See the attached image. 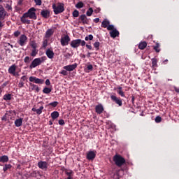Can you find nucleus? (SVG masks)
I'll use <instances>...</instances> for the list:
<instances>
[{
  "label": "nucleus",
  "mask_w": 179,
  "mask_h": 179,
  "mask_svg": "<svg viewBox=\"0 0 179 179\" xmlns=\"http://www.w3.org/2000/svg\"><path fill=\"white\" fill-rule=\"evenodd\" d=\"M87 16H91L92 15H93V8H90L88 9V10L86 13Z\"/></svg>",
  "instance_id": "nucleus-39"
},
{
  "label": "nucleus",
  "mask_w": 179,
  "mask_h": 179,
  "mask_svg": "<svg viewBox=\"0 0 179 179\" xmlns=\"http://www.w3.org/2000/svg\"><path fill=\"white\" fill-rule=\"evenodd\" d=\"M52 34H54V31H52L51 29H49L46 31L45 37V38H50Z\"/></svg>",
  "instance_id": "nucleus-21"
},
{
  "label": "nucleus",
  "mask_w": 179,
  "mask_h": 179,
  "mask_svg": "<svg viewBox=\"0 0 179 179\" xmlns=\"http://www.w3.org/2000/svg\"><path fill=\"white\" fill-rule=\"evenodd\" d=\"M59 103L58 101H54L49 103V106H51L52 107H57L58 106Z\"/></svg>",
  "instance_id": "nucleus-44"
},
{
  "label": "nucleus",
  "mask_w": 179,
  "mask_h": 179,
  "mask_svg": "<svg viewBox=\"0 0 179 179\" xmlns=\"http://www.w3.org/2000/svg\"><path fill=\"white\" fill-rule=\"evenodd\" d=\"M87 69H88V71H93V65L89 64V65L87 66Z\"/></svg>",
  "instance_id": "nucleus-54"
},
{
  "label": "nucleus",
  "mask_w": 179,
  "mask_h": 179,
  "mask_svg": "<svg viewBox=\"0 0 179 179\" xmlns=\"http://www.w3.org/2000/svg\"><path fill=\"white\" fill-rule=\"evenodd\" d=\"M117 93L119 94V96H121V97H124L125 94L124 93V91H117Z\"/></svg>",
  "instance_id": "nucleus-48"
},
{
  "label": "nucleus",
  "mask_w": 179,
  "mask_h": 179,
  "mask_svg": "<svg viewBox=\"0 0 179 179\" xmlns=\"http://www.w3.org/2000/svg\"><path fill=\"white\" fill-rule=\"evenodd\" d=\"M110 99L112 101H114L116 104L119 106V107H121L122 106V100L121 99L117 97L115 95H111Z\"/></svg>",
  "instance_id": "nucleus-11"
},
{
  "label": "nucleus",
  "mask_w": 179,
  "mask_h": 179,
  "mask_svg": "<svg viewBox=\"0 0 179 179\" xmlns=\"http://www.w3.org/2000/svg\"><path fill=\"white\" fill-rule=\"evenodd\" d=\"M4 26L3 22L0 21V30L2 29V27Z\"/></svg>",
  "instance_id": "nucleus-61"
},
{
  "label": "nucleus",
  "mask_w": 179,
  "mask_h": 179,
  "mask_svg": "<svg viewBox=\"0 0 179 179\" xmlns=\"http://www.w3.org/2000/svg\"><path fill=\"white\" fill-rule=\"evenodd\" d=\"M8 162H9V157L8 155H3L0 157L1 163H8Z\"/></svg>",
  "instance_id": "nucleus-22"
},
{
  "label": "nucleus",
  "mask_w": 179,
  "mask_h": 179,
  "mask_svg": "<svg viewBox=\"0 0 179 179\" xmlns=\"http://www.w3.org/2000/svg\"><path fill=\"white\" fill-rule=\"evenodd\" d=\"M30 61L31 59L29 56L25 57L24 59V62H25V64H29Z\"/></svg>",
  "instance_id": "nucleus-45"
},
{
  "label": "nucleus",
  "mask_w": 179,
  "mask_h": 179,
  "mask_svg": "<svg viewBox=\"0 0 179 179\" xmlns=\"http://www.w3.org/2000/svg\"><path fill=\"white\" fill-rule=\"evenodd\" d=\"M76 68H78V64L76 63L63 66V69H65L67 72H72V71H75Z\"/></svg>",
  "instance_id": "nucleus-8"
},
{
  "label": "nucleus",
  "mask_w": 179,
  "mask_h": 179,
  "mask_svg": "<svg viewBox=\"0 0 179 179\" xmlns=\"http://www.w3.org/2000/svg\"><path fill=\"white\" fill-rule=\"evenodd\" d=\"M94 47L96 48V51H98V50L100 47V42H95L94 43Z\"/></svg>",
  "instance_id": "nucleus-43"
},
{
  "label": "nucleus",
  "mask_w": 179,
  "mask_h": 179,
  "mask_svg": "<svg viewBox=\"0 0 179 179\" xmlns=\"http://www.w3.org/2000/svg\"><path fill=\"white\" fill-rule=\"evenodd\" d=\"M175 89V91L176 92V93H179V88H177V87H174Z\"/></svg>",
  "instance_id": "nucleus-64"
},
{
  "label": "nucleus",
  "mask_w": 179,
  "mask_h": 179,
  "mask_svg": "<svg viewBox=\"0 0 179 179\" xmlns=\"http://www.w3.org/2000/svg\"><path fill=\"white\" fill-rule=\"evenodd\" d=\"M64 6V5L63 3H57V5H55V3L52 4V8L55 15H59V13H62V12L65 10V8Z\"/></svg>",
  "instance_id": "nucleus-2"
},
{
  "label": "nucleus",
  "mask_w": 179,
  "mask_h": 179,
  "mask_svg": "<svg viewBox=\"0 0 179 179\" xmlns=\"http://www.w3.org/2000/svg\"><path fill=\"white\" fill-rule=\"evenodd\" d=\"M45 55L49 59H52L54 58V55H55V53H54V51L51 49H47L45 51Z\"/></svg>",
  "instance_id": "nucleus-14"
},
{
  "label": "nucleus",
  "mask_w": 179,
  "mask_h": 179,
  "mask_svg": "<svg viewBox=\"0 0 179 179\" xmlns=\"http://www.w3.org/2000/svg\"><path fill=\"white\" fill-rule=\"evenodd\" d=\"M152 68H157V59L156 58L152 59Z\"/></svg>",
  "instance_id": "nucleus-31"
},
{
  "label": "nucleus",
  "mask_w": 179,
  "mask_h": 179,
  "mask_svg": "<svg viewBox=\"0 0 179 179\" xmlns=\"http://www.w3.org/2000/svg\"><path fill=\"white\" fill-rule=\"evenodd\" d=\"M69 41H71V37H69L68 35H64V36L61 37L60 43L62 47L68 45L69 44Z\"/></svg>",
  "instance_id": "nucleus-7"
},
{
  "label": "nucleus",
  "mask_w": 179,
  "mask_h": 179,
  "mask_svg": "<svg viewBox=\"0 0 179 179\" xmlns=\"http://www.w3.org/2000/svg\"><path fill=\"white\" fill-rule=\"evenodd\" d=\"M110 24V21L108 20H104L101 22V27H104V29L107 28Z\"/></svg>",
  "instance_id": "nucleus-26"
},
{
  "label": "nucleus",
  "mask_w": 179,
  "mask_h": 179,
  "mask_svg": "<svg viewBox=\"0 0 179 179\" xmlns=\"http://www.w3.org/2000/svg\"><path fill=\"white\" fill-rule=\"evenodd\" d=\"M155 122H157V124H159V122H162V117L157 116L155 117Z\"/></svg>",
  "instance_id": "nucleus-46"
},
{
  "label": "nucleus",
  "mask_w": 179,
  "mask_h": 179,
  "mask_svg": "<svg viewBox=\"0 0 179 179\" xmlns=\"http://www.w3.org/2000/svg\"><path fill=\"white\" fill-rule=\"evenodd\" d=\"M24 86V83L23 81L20 80L18 83V87H23Z\"/></svg>",
  "instance_id": "nucleus-52"
},
{
  "label": "nucleus",
  "mask_w": 179,
  "mask_h": 179,
  "mask_svg": "<svg viewBox=\"0 0 179 179\" xmlns=\"http://www.w3.org/2000/svg\"><path fill=\"white\" fill-rule=\"evenodd\" d=\"M52 90L51 88L45 87L43 90V93H44L45 94H49V93L52 92Z\"/></svg>",
  "instance_id": "nucleus-32"
},
{
  "label": "nucleus",
  "mask_w": 179,
  "mask_h": 179,
  "mask_svg": "<svg viewBox=\"0 0 179 179\" xmlns=\"http://www.w3.org/2000/svg\"><path fill=\"white\" fill-rule=\"evenodd\" d=\"M120 34V32L117 29H113L110 32V36L112 37V38H115L118 35Z\"/></svg>",
  "instance_id": "nucleus-20"
},
{
  "label": "nucleus",
  "mask_w": 179,
  "mask_h": 179,
  "mask_svg": "<svg viewBox=\"0 0 179 179\" xmlns=\"http://www.w3.org/2000/svg\"><path fill=\"white\" fill-rule=\"evenodd\" d=\"M107 30H114V25L113 24H109L108 27H107Z\"/></svg>",
  "instance_id": "nucleus-51"
},
{
  "label": "nucleus",
  "mask_w": 179,
  "mask_h": 179,
  "mask_svg": "<svg viewBox=\"0 0 179 179\" xmlns=\"http://www.w3.org/2000/svg\"><path fill=\"white\" fill-rule=\"evenodd\" d=\"M30 46L31 47L32 49H36L37 48V43L34 41H31L29 43Z\"/></svg>",
  "instance_id": "nucleus-34"
},
{
  "label": "nucleus",
  "mask_w": 179,
  "mask_h": 179,
  "mask_svg": "<svg viewBox=\"0 0 179 179\" xmlns=\"http://www.w3.org/2000/svg\"><path fill=\"white\" fill-rule=\"evenodd\" d=\"M20 31H19V30H17V31H15L14 33H13V36H14V37H17L20 34Z\"/></svg>",
  "instance_id": "nucleus-49"
},
{
  "label": "nucleus",
  "mask_w": 179,
  "mask_h": 179,
  "mask_svg": "<svg viewBox=\"0 0 179 179\" xmlns=\"http://www.w3.org/2000/svg\"><path fill=\"white\" fill-rule=\"evenodd\" d=\"M29 82H34V83H36L38 85H43L44 83V80L37 78L36 77L34 76H31L29 78Z\"/></svg>",
  "instance_id": "nucleus-10"
},
{
  "label": "nucleus",
  "mask_w": 179,
  "mask_h": 179,
  "mask_svg": "<svg viewBox=\"0 0 179 179\" xmlns=\"http://www.w3.org/2000/svg\"><path fill=\"white\" fill-rule=\"evenodd\" d=\"M70 45L72 48H78L80 45L85 47L86 45V42L82 39H74L71 41Z\"/></svg>",
  "instance_id": "nucleus-3"
},
{
  "label": "nucleus",
  "mask_w": 179,
  "mask_h": 179,
  "mask_svg": "<svg viewBox=\"0 0 179 179\" xmlns=\"http://www.w3.org/2000/svg\"><path fill=\"white\" fill-rule=\"evenodd\" d=\"M28 17H29L24 13L20 17L22 23H23L24 24H30V23H31V21L29 20Z\"/></svg>",
  "instance_id": "nucleus-13"
},
{
  "label": "nucleus",
  "mask_w": 179,
  "mask_h": 179,
  "mask_svg": "<svg viewBox=\"0 0 179 179\" xmlns=\"http://www.w3.org/2000/svg\"><path fill=\"white\" fill-rule=\"evenodd\" d=\"M65 174L68 176L66 179H72L73 176V171L72 170H66L65 171Z\"/></svg>",
  "instance_id": "nucleus-23"
},
{
  "label": "nucleus",
  "mask_w": 179,
  "mask_h": 179,
  "mask_svg": "<svg viewBox=\"0 0 179 179\" xmlns=\"http://www.w3.org/2000/svg\"><path fill=\"white\" fill-rule=\"evenodd\" d=\"M160 47V45L159 43H157L155 46H154V50L156 51V52H160V50L159 48Z\"/></svg>",
  "instance_id": "nucleus-41"
},
{
  "label": "nucleus",
  "mask_w": 179,
  "mask_h": 179,
  "mask_svg": "<svg viewBox=\"0 0 179 179\" xmlns=\"http://www.w3.org/2000/svg\"><path fill=\"white\" fill-rule=\"evenodd\" d=\"M29 87H30V89H31V90H36L38 93V92H40V88L38 87V86L31 83H29Z\"/></svg>",
  "instance_id": "nucleus-24"
},
{
  "label": "nucleus",
  "mask_w": 179,
  "mask_h": 179,
  "mask_svg": "<svg viewBox=\"0 0 179 179\" xmlns=\"http://www.w3.org/2000/svg\"><path fill=\"white\" fill-rule=\"evenodd\" d=\"M113 162L115 163L116 166L121 167L125 163V159L120 155H115L113 157Z\"/></svg>",
  "instance_id": "nucleus-4"
},
{
  "label": "nucleus",
  "mask_w": 179,
  "mask_h": 179,
  "mask_svg": "<svg viewBox=\"0 0 179 179\" xmlns=\"http://www.w3.org/2000/svg\"><path fill=\"white\" fill-rule=\"evenodd\" d=\"M0 12H5V8L2 5L0 4Z\"/></svg>",
  "instance_id": "nucleus-56"
},
{
  "label": "nucleus",
  "mask_w": 179,
  "mask_h": 179,
  "mask_svg": "<svg viewBox=\"0 0 179 179\" xmlns=\"http://www.w3.org/2000/svg\"><path fill=\"white\" fill-rule=\"evenodd\" d=\"M37 54H38V50H37V48H36V49H32L30 55L31 57H36Z\"/></svg>",
  "instance_id": "nucleus-33"
},
{
  "label": "nucleus",
  "mask_w": 179,
  "mask_h": 179,
  "mask_svg": "<svg viewBox=\"0 0 179 179\" xmlns=\"http://www.w3.org/2000/svg\"><path fill=\"white\" fill-rule=\"evenodd\" d=\"M73 17H78L79 16V11L78 10H75L73 12Z\"/></svg>",
  "instance_id": "nucleus-42"
},
{
  "label": "nucleus",
  "mask_w": 179,
  "mask_h": 179,
  "mask_svg": "<svg viewBox=\"0 0 179 179\" xmlns=\"http://www.w3.org/2000/svg\"><path fill=\"white\" fill-rule=\"evenodd\" d=\"M8 73L13 76H19V73L16 72V65L13 64L8 68Z\"/></svg>",
  "instance_id": "nucleus-9"
},
{
  "label": "nucleus",
  "mask_w": 179,
  "mask_h": 179,
  "mask_svg": "<svg viewBox=\"0 0 179 179\" xmlns=\"http://www.w3.org/2000/svg\"><path fill=\"white\" fill-rule=\"evenodd\" d=\"M80 20H81L83 24H89V20H90V19L87 18L85 14L80 16Z\"/></svg>",
  "instance_id": "nucleus-15"
},
{
  "label": "nucleus",
  "mask_w": 179,
  "mask_h": 179,
  "mask_svg": "<svg viewBox=\"0 0 179 179\" xmlns=\"http://www.w3.org/2000/svg\"><path fill=\"white\" fill-rule=\"evenodd\" d=\"M85 41H89V40H90V41L93 40V35L90 34V35L87 36L85 38Z\"/></svg>",
  "instance_id": "nucleus-40"
},
{
  "label": "nucleus",
  "mask_w": 179,
  "mask_h": 179,
  "mask_svg": "<svg viewBox=\"0 0 179 179\" xmlns=\"http://www.w3.org/2000/svg\"><path fill=\"white\" fill-rule=\"evenodd\" d=\"M32 111H34V113H36V114H38V115H40V114H41L43 113V110H44V106H40L39 108L36 109V108H32Z\"/></svg>",
  "instance_id": "nucleus-19"
},
{
  "label": "nucleus",
  "mask_w": 179,
  "mask_h": 179,
  "mask_svg": "<svg viewBox=\"0 0 179 179\" xmlns=\"http://www.w3.org/2000/svg\"><path fill=\"white\" fill-rule=\"evenodd\" d=\"M59 125H65V120H59Z\"/></svg>",
  "instance_id": "nucleus-53"
},
{
  "label": "nucleus",
  "mask_w": 179,
  "mask_h": 179,
  "mask_svg": "<svg viewBox=\"0 0 179 179\" xmlns=\"http://www.w3.org/2000/svg\"><path fill=\"white\" fill-rule=\"evenodd\" d=\"M6 8H7V10H12V5L10 4L7 3Z\"/></svg>",
  "instance_id": "nucleus-50"
},
{
  "label": "nucleus",
  "mask_w": 179,
  "mask_h": 179,
  "mask_svg": "<svg viewBox=\"0 0 179 179\" xmlns=\"http://www.w3.org/2000/svg\"><path fill=\"white\" fill-rule=\"evenodd\" d=\"M147 45H148V43L145 41L141 42L138 45V48H140V50H145Z\"/></svg>",
  "instance_id": "nucleus-27"
},
{
  "label": "nucleus",
  "mask_w": 179,
  "mask_h": 179,
  "mask_svg": "<svg viewBox=\"0 0 179 179\" xmlns=\"http://www.w3.org/2000/svg\"><path fill=\"white\" fill-rule=\"evenodd\" d=\"M17 43L20 45V47H24V45L27 44V36L24 34H22Z\"/></svg>",
  "instance_id": "nucleus-6"
},
{
  "label": "nucleus",
  "mask_w": 179,
  "mask_h": 179,
  "mask_svg": "<svg viewBox=\"0 0 179 179\" xmlns=\"http://www.w3.org/2000/svg\"><path fill=\"white\" fill-rule=\"evenodd\" d=\"M117 92L122 91V87L119 86V87H117Z\"/></svg>",
  "instance_id": "nucleus-58"
},
{
  "label": "nucleus",
  "mask_w": 179,
  "mask_h": 179,
  "mask_svg": "<svg viewBox=\"0 0 179 179\" xmlns=\"http://www.w3.org/2000/svg\"><path fill=\"white\" fill-rule=\"evenodd\" d=\"M10 169H12V165L10 164H5L4 166L3 167V171L6 172L8 170H10Z\"/></svg>",
  "instance_id": "nucleus-30"
},
{
  "label": "nucleus",
  "mask_w": 179,
  "mask_h": 179,
  "mask_svg": "<svg viewBox=\"0 0 179 179\" xmlns=\"http://www.w3.org/2000/svg\"><path fill=\"white\" fill-rule=\"evenodd\" d=\"M51 117L52 120H57L59 117V113L58 111H54L51 113Z\"/></svg>",
  "instance_id": "nucleus-28"
},
{
  "label": "nucleus",
  "mask_w": 179,
  "mask_h": 179,
  "mask_svg": "<svg viewBox=\"0 0 179 179\" xmlns=\"http://www.w3.org/2000/svg\"><path fill=\"white\" fill-rule=\"evenodd\" d=\"M22 124H23L22 118L15 120V127H22Z\"/></svg>",
  "instance_id": "nucleus-25"
},
{
  "label": "nucleus",
  "mask_w": 179,
  "mask_h": 179,
  "mask_svg": "<svg viewBox=\"0 0 179 179\" xmlns=\"http://www.w3.org/2000/svg\"><path fill=\"white\" fill-rule=\"evenodd\" d=\"M47 61V57L43 56L41 57L35 58L29 65V69H33L34 68H37L39 65H41L43 62Z\"/></svg>",
  "instance_id": "nucleus-1"
},
{
  "label": "nucleus",
  "mask_w": 179,
  "mask_h": 179,
  "mask_svg": "<svg viewBox=\"0 0 179 179\" xmlns=\"http://www.w3.org/2000/svg\"><path fill=\"white\" fill-rule=\"evenodd\" d=\"M47 45H48V40L44 39L42 44L43 48H47Z\"/></svg>",
  "instance_id": "nucleus-38"
},
{
  "label": "nucleus",
  "mask_w": 179,
  "mask_h": 179,
  "mask_svg": "<svg viewBox=\"0 0 179 179\" xmlns=\"http://www.w3.org/2000/svg\"><path fill=\"white\" fill-rule=\"evenodd\" d=\"M96 151H90L87 154V160H94V159L96 157Z\"/></svg>",
  "instance_id": "nucleus-16"
},
{
  "label": "nucleus",
  "mask_w": 179,
  "mask_h": 179,
  "mask_svg": "<svg viewBox=\"0 0 179 179\" xmlns=\"http://www.w3.org/2000/svg\"><path fill=\"white\" fill-rule=\"evenodd\" d=\"M22 3H23V0H19L17 2V5H20V6L22 5Z\"/></svg>",
  "instance_id": "nucleus-60"
},
{
  "label": "nucleus",
  "mask_w": 179,
  "mask_h": 179,
  "mask_svg": "<svg viewBox=\"0 0 179 179\" xmlns=\"http://www.w3.org/2000/svg\"><path fill=\"white\" fill-rule=\"evenodd\" d=\"M12 99V94H8L3 96V100L8 101Z\"/></svg>",
  "instance_id": "nucleus-35"
},
{
  "label": "nucleus",
  "mask_w": 179,
  "mask_h": 179,
  "mask_svg": "<svg viewBox=\"0 0 179 179\" xmlns=\"http://www.w3.org/2000/svg\"><path fill=\"white\" fill-rule=\"evenodd\" d=\"M29 18L34 20L37 19V15H36V8L32 7L28 10L27 13H24Z\"/></svg>",
  "instance_id": "nucleus-5"
},
{
  "label": "nucleus",
  "mask_w": 179,
  "mask_h": 179,
  "mask_svg": "<svg viewBox=\"0 0 179 179\" xmlns=\"http://www.w3.org/2000/svg\"><path fill=\"white\" fill-rule=\"evenodd\" d=\"M6 15H8V12L0 11V20H4L5 17H6Z\"/></svg>",
  "instance_id": "nucleus-29"
},
{
  "label": "nucleus",
  "mask_w": 179,
  "mask_h": 179,
  "mask_svg": "<svg viewBox=\"0 0 179 179\" xmlns=\"http://www.w3.org/2000/svg\"><path fill=\"white\" fill-rule=\"evenodd\" d=\"M86 48L88 49V50H92V47L91 45H86Z\"/></svg>",
  "instance_id": "nucleus-59"
},
{
  "label": "nucleus",
  "mask_w": 179,
  "mask_h": 179,
  "mask_svg": "<svg viewBox=\"0 0 179 179\" xmlns=\"http://www.w3.org/2000/svg\"><path fill=\"white\" fill-rule=\"evenodd\" d=\"M59 74L62 75L63 76H68L69 73H68V71L63 69L61 71H59Z\"/></svg>",
  "instance_id": "nucleus-37"
},
{
  "label": "nucleus",
  "mask_w": 179,
  "mask_h": 179,
  "mask_svg": "<svg viewBox=\"0 0 179 179\" xmlns=\"http://www.w3.org/2000/svg\"><path fill=\"white\" fill-rule=\"evenodd\" d=\"M2 121H6V115H3L1 118Z\"/></svg>",
  "instance_id": "nucleus-62"
},
{
  "label": "nucleus",
  "mask_w": 179,
  "mask_h": 179,
  "mask_svg": "<svg viewBox=\"0 0 179 179\" xmlns=\"http://www.w3.org/2000/svg\"><path fill=\"white\" fill-rule=\"evenodd\" d=\"M38 167L41 170H47L48 169V163L45 161H40L38 162Z\"/></svg>",
  "instance_id": "nucleus-12"
},
{
  "label": "nucleus",
  "mask_w": 179,
  "mask_h": 179,
  "mask_svg": "<svg viewBox=\"0 0 179 179\" xmlns=\"http://www.w3.org/2000/svg\"><path fill=\"white\" fill-rule=\"evenodd\" d=\"M41 15L42 16V17H44V19H48V17L50 15V10H42L41 12Z\"/></svg>",
  "instance_id": "nucleus-17"
},
{
  "label": "nucleus",
  "mask_w": 179,
  "mask_h": 179,
  "mask_svg": "<svg viewBox=\"0 0 179 179\" xmlns=\"http://www.w3.org/2000/svg\"><path fill=\"white\" fill-rule=\"evenodd\" d=\"M95 110L97 114H101L104 111V107H103V105L99 104L96 106Z\"/></svg>",
  "instance_id": "nucleus-18"
},
{
  "label": "nucleus",
  "mask_w": 179,
  "mask_h": 179,
  "mask_svg": "<svg viewBox=\"0 0 179 179\" xmlns=\"http://www.w3.org/2000/svg\"><path fill=\"white\" fill-rule=\"evenodd\" d=\"M45 83L46 86H50V85H51V82L50 81V79H47Z\"/></svg>",
  "instance_id": "nucleus-55"
},
{
  "label": "nucleus",
  "mask_w": 179,
  "mask_h": 179,
  "mask_svg": "<svg viewBox=\"0 0 179 179\" xmlns=\"http://www.w3.org/2000/svg\"><path fill=\"white\" fill-rule=\"evenodd\" d=\"M27 78H26V76H23L22 77H21V80L24 81L26 80Z\"/></svg>",
  "instance_id": "nucleus-63"
},
{
  "label": "nucleus",
  "mask_w": 179,
  "mask_h": 179,
  "mask_svg": "<svg viewBox=\"0 0 179 179\" xmlns=\"http://www.w3.org/2000/svg\"><path fill=\"white\" fill-rule=\"evenodd\" d=\"M83 6H84V4H83V2H82V1H79L76 5V8H77V9H80V8H83Z\"/></svg>",
  "instance_id": "nucleus-36"
},
{
  "label": "nucleus",
  "mask_w": 179,
  "mask_h": 179,
  "mask_svg": "<svg viewBox=\"0 0 179 179\" xmlns=\"http://www.w3.org/2000/svg\"><path fill=\"white\" fill-rule=\"evenodd\" d=\"M36 5L38 6H41V3H43V1L41 0H34Z\"/></svg>",
  "instance_id": "nucleus-47"
},
{
  "label": "nucleus",
  "mask_w": 179,
  "mask_h": 179,
  "mask_svg": "<svg viewBox=\"0 0 179 179\" xmlns=\"http://www.w3.org/2000/svg\"><path fill=\"white\" fill-rule=\"evenodd\" d=\"M94 22L95 23H99L100 22V18H95V19H94Z\"/></svg>",
  "instance_id": "nucleus-57"
}]
</instances>
